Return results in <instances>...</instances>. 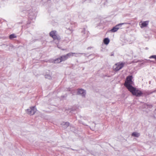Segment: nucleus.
Wrapping results in <instances>:
<instances>
[{"mask_svg":"<svg viewBox=\"0 0 156 156\" xmlns=\"http://www.w3.org/2000/svg\"><path fill=\"white\" fill-rule=\"evenodd\" d=\"M132 76H127L126 79L124 83L125 86L126 87L128 90L132 87V85L133 84V82L132 81Z\"/></svg>","mask_w":156,"mask_h":156,"instance_id":"nucleus-1","label":"nucleus"},{"mask_svg":"<svg viewBox=\"0 0 156 156\" xmlns=\"http://www.w3.org/2000/svg\"><path fill=\"white\" fill-rule=\"evenodd\" d=\"M133 95L136 97H140L143 94L142 92L139 90L133 87L128 90Z\"/></svg>","mask_w":156,"mask_h":156,"instance_id":"nucleus-2","label":"nucleus"},{"mask_svg":"<svg viewBox=\"0 0 156 156\" xmlns=\"http://www.w3.org/2000/svg\"><path fill=\"white\" fill-rule=\"evenodd\" d=\"M125 63L122 62H118L115 64L113 67L114 70L117 71L122 69L124 66Z\"/></svg>","mask_w":156,"mask_h":156,"instance_id":"nucleus-3","label":"nucleus"},{"mask_svg":"<svg viewBox=\"0 0 156 156\" xmlns=\"http://www.w3.org/2000/svg\"><path fill=\"white\" fill-rule=\"evenodd\" d=\"M49 35L54 40H59L60 39V37L57 35L55 31H51L50 32Z\"/></svg>","mask_w":156,"mask_h":156,"instance_id":"nucleus-4","label":"nucleus"},{"mask_svg":"<svg viewBox=\"0 0 156 156\" xmlns=\"http://www.w3.org/2000/svg\"><path fill=\"white\" fill-rule=\"evenodd\" d=\"M35 106L31 107L30 109H28L27 111V113L30 115H33L36 112L37 109L35 108Z\"/></svg>","mask_w":156,"mask_h":156,"instance_id":"nucleus-5","label":"nucleus"},{"mask_svg":"<svg viewBox=\"0 0 156 156\" xmlns=\"http://www.w3.org/2000/svg\"><path fill=\"white\" fill-rule=\"evenodd\" d=\"M124 24V23H123L117 25L115 27H114L113 28L110 30V31L112 32H115L117 31L119 29V28L118 27L120 25H122Z\"/></svg>","mask_w":156,"mask_h":156,"instance_id":"nucleus-6","label":"nucleus"},{"mask_svg":"<svg viewBox=\"0 0 156 156\" xmlns=\"http://www.w3.org/2000/svg\"><path fill=\"white\" fill-rule=\"evenodd\" d=\"M77 94H80L83 96L85 95V91L84 90L80 89L78 90V91L77 92Z\"/></svg>","mask_w":156,"mask_h":156,"instance_id":"nucleus-7","label":"nucleus"},{"mask_svg":"<svg viewBox=\"0 0 156 156\" xmlns=\"http://www.w3.org/2000/svg\"><path fill=\"white\" fill-rule=\"evenodd\" d=\"M148 21H144V22L142 23L140 25V27L141 28L146 27L148 25Z\"/></svg>","mask_w":156,"mask_h":156,"instance_id":"nucleus-8","label":"nucleus"},{"mask_svg":"<svg viewBox=\"0 0 156 156\" xmlns=\"http://www.w3.org/2000/svg\"><path fill=\"white\" fill-rule=\"evenodd\" d=\"M77 54L75 53H72L70 52L67 54L66 55L67 57L68 58L71 57H72L74 56V55L76 54Z\"/></svg>","mask_w":156,"mask_h":156,"instance_id":"nucleus-9","label":"nucleus"},{"mask_svg":"<svg viewBox=\"0 0 156 156\" xmlns=\"http://www.w3.org/2000/svg\"><path fill=\"white\" fill-rule=\"evenodd\" d=\"M62 61H65L68 59L66 55L62 56L60 57Z\"/></svg>","mask_w":156,"mask_h":156,"instance_id":"nucleus-10","label":"nucleus"},{"mask_svg":"<svg viewBox=\"0 0 156 156\" xmlns=\"http://www.w3.org/2000/svg\"><path fill=\"white\" fill-rule=\"evenodd\" d=\"M110 41L109 39L108 38H105L104 39L103 42L104 44L106 45L108 44Z\"/></svg>","mask_w":156,"mask_h":156,"instance_id":"nucleus-11","label":"nucleus"},{"mask_svg":"<svg viewBox=\"0 0 156 156\" xmlns=\"http://www.w3.org/2000/svg\"><path fill=\"white\" fill-rule=\"evenodd\" d=\"M62 62L60 58H58L54 60V63H59Z\"/></svg>","mask_w":156,"mask_h":156,"instance_id":"nucleus-12","label":"nucleus"},{"mask_svg":"<svg viewBox=\"0 0 156 156\" xmlns=\"http://www.w3.org/2000/svg\"><path fill=\"white\" fill-rule=\"evenodd\" d=\"M132 135L135 137H138L140 135V134L139 133L135 132L133 133L132 134Z\"/></svg>","mask_w":156,"mask_h":156,"instance_id":"nucleus-13","label":"nucleus"},{"mask_svg":"<svg viewBox=\"0 0 156 156\" xmlns=\"http://www.w3.org/2000/svg\"><path fill=\"white\" fill-rule=\"evenodd\" d=\"M16 37L15 35V34H11L10 35H9V38L10 39H12L13 38H16Z\"/></svg>","mask_w":156,"mask_h":156,"instance_id":"nucleus-14","label":"nucleus"},{"mask_svg":"<svg viewBox=\"0 0 156 156\" xmlns=\"http://www.w3.org/2000/svg\"><path fill=\"white\" fill-rule=\"evenodd\" d=\"M150 58H153L156 60V55H151L149 57Z\"/></svg>","mask_w":156,"mask_h":156,"instance_id":"nucleus-15","label":"nucleus"},{"mask_svg":"<svg viewBox=\"0 0 156 156\" xmlns=\"http://www.w3.org/2000/svg\"><path fill=\"white\" fill-rule=\"evenodd\" d=\"M66 124L68 126H69V122H66Z\"/></svg>","mask_w":156,"mask_h":156,"instance_id":"nucleus-16","label":"nucleus"},{"mask_svg":"<svg viewBox=\"0 0 156 156\" xmlns=\"http://www.w3.org/2000/svg\"><path fill=\"white\" fill-rule=\"evenodd\" d=\"M155 111H156V108L155 109Z\"/></svg>","mask_w":156,"mask_h":156,"instance_id":"nucleus-17","label":"nucleus"}]
</instances>
